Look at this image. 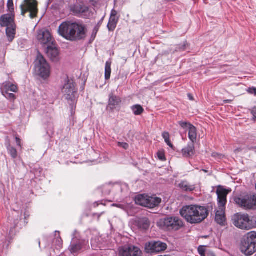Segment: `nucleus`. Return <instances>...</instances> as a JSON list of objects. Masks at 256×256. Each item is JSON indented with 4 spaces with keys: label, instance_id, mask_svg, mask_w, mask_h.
<instances>
[{
    "label": "nucleus",
    "instance_id": "1",
    "mask_svg": "<svg viewBox=\"0 0 256 256\" xmlns=\"http://www.w3.org/2000/svg\"><path fill=\"white\" fill-rule=\"evenodd\" d=\"M58 32L59 35L66 40L75 42L86 38V28L81 23L66 21L60 25Z\"/></svg>",
    "mask_w": 256,
    "mask_h": 256
},
{
    "label": "nucleus",
    "instance_id": "2",
    "mask_svg": "<svg viewBox=\"0 0 256 256\" xmlns=\"http://www.w3.org/2000/svg\"><path fill=\"white\" fill-rule=\"evenodd\" d=\"M180 216L191 224H200L208 215V210L206 206L196 204L184 206L180 210Z\"/></svg>",
    "mask_w": 256,
    "mask_h": 256
},
{
    "label": "nucleus",
    "instance_id": "3",
    "mask_svg": "<svg viewBox=\"0 0 256 256\" xmlns=\"http://www.w3.org/2000/svg\"><path fill=\"white\" fill-rule=\"evenodd\" d=\"M242 252L251 256L256 251V232H250L244 236L240 244Z\"/></svg>",
    "mask_w": 256,
    "mask_h": 256
},
{
    "label": "nucleus",
    "instance_id": "4",
    "mask_svg": "<svg viewBox=\"0 0 256 256\" xmlns=\"http://www.w3.org/2000/svg\"><path fill=\"white\" fill-rule=\"evenodd\" d=\"M158 225L164 230L178 231L184 226L183 220L178 216H169L160 220Z\"/></svg>",
    "mask_w": 256,
    "mask_h": 256
},
{
    "label": "nucleus",
    "instance_id": "5",
    "mask_svg": "<svg viewBox=\"0 0 256 256\" xmlns=\"http://www.w3.org/2000/svg\"><path fill=\"white\" fill-rule=\"evenodd\" d=\"M35 70L37 74L44 79L50 76V65L40 54H38L35 61Z\"/></svg>",
    "mask_w": 256,
    "mask_h": 256
},
{
    "label": "nucleus",
    "instance_id": "6",
    "mask_svg": "<svg viewBox=\"0 0 256 256\" xmlns=\"http://www.w3.org/2000/svg\"><path fill=\"white\" fill-rule=\"evenodd\" d=\"M232 220L234 226L239 228L249 230L252 228V222L248 214L238 213L233 216Z\"/></svg>",
    "mask_w": 256,
    "mask_h": 256
},
{
    "label": "nucleus",
    "instance_id": "7",
    "mask_svg": "<svg viewBox=\"0 0 256 256\" xmlns=\"http://www.w3.org/2000/svg\"><path fill=\"white\" fill-rule=\"evenodd\" d=\"M21 14L23 16L26 13L30 12L29 16L31 18L36 17L38 13L37 2L36 0H24L20 6Z\"/></svg>",
    "mask_w": 256,
    "mask_h": 256
},
{
    "label": "nucleus",
    "instance_id": "8",
    "mask_svg": "<svg viewBox=\"0 0 256 256\" xmlns=\"http://www.w3.org/2000/svg\"><path fill=\"white\" fill-rule=\"evenodd\" d=\"M70 10L74 16H79L84 18H89L92 16V14L88 6L79 4L70 5Z\"/></svg>",
    "mask_w": 256,
    "mask_h": 256
},
{
    "label": "nucleus",
    "instance_id": "9",
    "mask_svg": "<svg viewBox=\"0 0 256 256\" xmlns=\"http://www.w3.org/2000/svg\"><path fill=\"white\" fill-rule=\"evenodd\" d=\"M66 99L72 100L75 97L76 90L72 80L66 79L64 85L62 89Z\"/></svg>",
    "mask_w": 256,
    "mask_h": 256
},
{
    "label": "nucleus",
    "instance_id": "10",
    "mask_svg": "<svg viewBox=\"0 0 256 256\" xmlns=\"http://www.w3.org/2000/svg\"><path fill=\"white\" fill-rule=\"evenodd\" d=\"M236 203L246 210L252 208L253 204L251 194L240 195L234 198Z\"/></svg>",
    "mask_w": 256,
    "mask_h": 256
},
{
    "label": "nucleus",
    "instance_id": "11",
    "mask_svg": "<svg viewBox=\"0 0 256 256\" xmlns=\"http://www.w3.org/2000/svg\"><path fill=\"white\" fill-rule=\"evenodd\" d=\"M179 124L186 130L188 131V138L192 142L194 143L196 142L197 138L196 129L195 126L190 123L184 122H179Z\"/></svg>",
    "mask_w": 256,
    "mask_h": 256
},
{
    "label": "nucleus",
    "instance_id": "12",
    "mask_svg": "<svg viewBox=\"0 0 256 256\" xmlns=\"http://www.w3.org/2000/svg\"><path fill=\"white\" fill-rule=\"evenodd\" d=\"M120 256H142L140 249L135 246H124L120 250Z\"/></svg>",
    "mask_w": 256,
    "mask_h": 256
},
{
    "label": "nucleus",
    "instance_id": "13",
    "mask_svg": "<svg viewBox=\"0 0 256 256\" xmlns=\"http://www.w3.org/2000/svg\"><path fill=\"white\" fill-rule=\"evenodd\" d=\"M230 192V190H226L222 186H218L216 192L218 195V208H225L227 195Z\"/></svg>",
    "mask_w": 256,
    "mask_h": 256
},
{
    "label": "nucleus",
    "instance_id": "14",
    "mask_svg": "<svg viewBox=\"0 0 256 256\" xmlns=\"http://www.w3.org/2000/svg\"><path fill=\"white\" fill-rule=\"evenodd\" d=\"M38 40L42 44L54 43L51 34L48 30H40L38 34Z\"/></svg>",
    "mask_w": 256,
    "mask_h": 256
},
{
    "label": "nucleus",
    "instance_id": "15",
    "mask_svg": "<svg viewBox=\"0 0 256 256\" xmlns=\"http://www.w3.org/2000/svg\"><path fill=\"white\" fill-rule=\"evenodd\" d=\"M48 56L52 61L56 62L58 60L59 50L56 44L52 43L51 46H48L46 49Z\"/></svg>",
    "mask_w": 256,
    "mask_h": 256
},
{
    "label": "nucleus",
    "instance_id": "16",
    "mask_svg": "<svg viewBox=\"0 0 256 256\" xmlns=\"http://www.w3.org/2000/svg\"><path fill=\"white\" fill-rule=\"evenodd\" d=\"M14 14H6L0 18V25L2 27L10 26L12 25H15L14 22Z\"/></svg>",
    "mask_w": 256,
    "mask_h": 256
},
{
    "label": "nucleus",
    "instance_id": "17",
    "mask_svg": "<svg viewBox=\"0 0 256 256\" xmlns=\"http://www.w3.org/2000/svg\"><path fill=\"white\" fill-rule=\"evenodd\" d=\"M148 247L152 252H160L164 250L166 248L167 246L166 244L160 241L151 242H149Z\"/></svg>",
    "mask_w": 256,
    "mask_h": 256
},
{
    "label": "nucleus",
    "instance_id": "18",
    "mask_svg": "<svg viewBox=\"0 0 256 256\" xmlns=\"http://www.w3.org/2000/svg\"><path fill=\"white\" fill-rule=\"evenodd\" d=\"M117 14V12L114 9L111 12L110 18L107 26L110 31H114L116 26L118 20V18L116 16Z\"/></svg>",
    "mask_w": 256,
    "mask_h": 256
},
{
    "label": "nucleus",
    "instance_id": "19",
    "mask_svg": "<svg viewBox=\"0 0 256 256\" xmlns=\"http://www.w3.org/2000/svg\"><path fill=\"white\" fill-rule=\"evenodd\" d=\"M225 208H218L216 214L215 220L221 226H225L226 222V218L225 216Z\"/></svg>",
    "mask_w": 256,
    "mask_h": 256
},
{
    "label": "nucleus",
    "instance_id": "20",
    "mask_svg": "<svg viewBox=\"0 0 256 256\" xmlns=\"http://www.w3.org/2000/svg\"><path fill=\"white\" fill-rule=\"evenodd\" d=\"M182 156L184 157H190L194 154V146L193 142H190L188 146L182 150Z\"/></svg>",
    "mask_w": 256,
    "mask_h": 256
},
{
    "label": "nucleus",
    "instance_id": "21",
    "mask_svg": "<svg viewBox=\"0 0 256 256\" xmlns=\"http://www.w3.org/2000/svg\"><path fill=\"white\" fill-rule=\"evenodd\" d=\"M122 102L120 97L113 95H110L108 106H110L112 110H113L116 106H118Z\"/></svg>",
    "mask_w": 256,
    "mask_h": 256
},
{
    "label": "nucleus",
    "instance_id": "22",
    "mask_svg": "<svg viewBox=\"0 0 256 256\" xmlns=\"http://www.w3.org/2000/svg\"><path fill=\"white\" fill-rule=\"evenodd\" d=\"M148 196L145 194H139L135 197L134 201L136 204L147 207Z\"/></svg>",
    "mask_w": 256,
    "mask_h": 256
},
{
    "label": "nucleus",
    "instance_id": "23",
    "mask_svg": "<svg viewBox=\"0 0 256 256\" xmlns=\"http://www.w3.org/2000/svg\"><path fill=\"white\" fill-rule=\"evenodd\" d=\"M148 202L147 208H152L158 206L162 202V200L160 198L148 196Z\"/></svg>",
    "mask_w": 256,
    "mask_h": 256
},
{
    "label": "nucleus",
    "instance_id": "24",
    "mask_svg": "<svg viewBox=\"0 0 256 256\" xmlns=\"http://www.w3.org/2000/svg\"><path fill=\"white\" fill-rule=\"evenodd\" d=\"M137 226L139 229L142 230H146L148 229L150 226V222L148 218H144L138 220Z\"/></svg>",
    "mask_w": 256,
    "mask_h": 256
},
{
    "label": "nucleus",
    "instance_id": "25",
    "mask_svg": "<svg viewBox=\"0 0 256 256\" xmlns=\"http://www.w3.org/2000/svg\"><path fill=\"white\" fill-rule=\"evenodd\" d=\"M6 34L9 42H12L15 38L16 26L12 25L6 29Z\"/></svg>",
    "mask_w": 256,
    "mask_h": 256
},
{
    "label": "nucleus",
    "instance_id": "26",
    "mask_svg": "<svg viewBox=\"0 0 256 256\" xmlns=\"http://www.w3.org/2000/svg\"><path fill=\"white\" fill-rule=\"evenodd\" d=\"M178 186L182 190L185 192H192L195 189L194 185L190 184L186 181H182L179 184Z\"/></svg>",
    "mask_w": 256,
    "mask_h": 256
},
{
    "label": "nucleus",
    "instance_id": "27",
    "mask_svg": "<svg viewBox=\"0 0 256 256\" xmlns=\"http://www.w3.org/2000/svg\"><path fill=\"white\" fill-rule=\"evenodd\" d=\"M81 248L82 242L80 240L76 242L74 238H73L70 246V250L71 252L72 253H76L80 250Z\"/></svg>",
    "mask_w": 256,
    "mask_h": 256
},
{
    "label": "nucleus",
    "instance_id": "28",
    "mask_svg": "<svg viewBox=\"0 0 256 256\" xmlns=\"http://www.w3.org/2000/svg\"><path fill=\"white\" fill-rule=\"evenodd\" d=\"M1 90H6L8 92H16L18 91V87L16 84H12L10 82H6L2 84Z\"/></svg>",
    "mask_w": 256,
    "mask_h": 256
},
{
    "label": "nucleus",
    "instance_id": "29",
    "mask_svg": "<svg viewBox=\"0 0 256 256\" xmlns=\"http://www.w3.org/2000/svg\"><path fill=\"white\" fill-rule=\"evenodd\" d=\"M6 145L8 154L13 159L16 158L18 156V152L16 148L12 146L10 143L6 144Z\"/></svg>",
    "mask_w": 256,
    "mask_h": 256
},
{
    "label": "nucleus",
    "instance_id": "30",
    "mask_svg": "<svg viewBox=\"0 0 256 256\" xmlns=\"http://www.w3.org/2000/svg\"><path fill=\"white\" fill-rule=\"evenodd\" d=\"M131 110H132L134 114L136 116L140 115L144 112V109L140 104H136L132 106L131 107Z\"/></svg>",
    "mask_w": 256,
    "mask_h": 256
},
{
    "label": "nucleus",
    "instance_id": "31",
    "mask_svg": "<svg viewBox=\"0 0 256 256\" xmlns=\"http://www.w3.org/2000/svg\"><path fill=\"white\" fill-rule=\"evenodd\" d=\"M111 74V62H106L105 66V78L109 80Z\"/></svg>",
    "mask_w": 256,
    "mask_h": 256
},
{
    "label": "nucleus",
    "instance_id": "32",
    "mask_svg": "<svg viewBox=\"0 0 256 256\" xmlns=\"http://www.w3.org/2000/svg\"><path fill=\"white\" fill-rule=\"evenodd\" d=\"M2 94L7 98L10 100H14L16 98V96L14 94L10 93V92L6 90H2Z\"/></svg>",
    "mask_w": 256,
    "mask_h": 256
},
{
    "label": "nucleus",
    "instance_id": "33",
    "mask_svg": "<svg viewBox=\"0 0 256 256\" xmlns=\"http://www.w3.org/2000/svg\"><path fill=\"white\" fill-rule=\"evenodd\" d=\"M162 138H164L165 142L170 147H172V144L170 140V134L168 132H164L162 134Z\"/></svg>",
    "mask_w": 256,
    "mask_h": 256
},
{
    "label": "nucleus",
    "instance_id": "34",
    "mask_svg": "<svg viewBox=\"0 0 256 256\" xmlns=\"http://www.w3.org/2000/svg\"><path fill=\"white\" fill-rule=\"evenodd\" d=\"M8 10L10 14H14V4L13 0H8L7 3Z\"/></svg>",
    "mask_w": 256,
    "mask_h": 256
},
{
    "label": "nucleus",
    "instance_id": "35",
    "mask_svg": "<svg viewBox=\"0 0 256 256\" xmlns=\"http://www.w3.org/2000/svg\"><path fill=\"white\" fill-rule=\"evenodd\" d=\"M118 144L119 146L122 147L124 150H127L129 147L128 144L126 142H118Z\"/></svg>",
    "mask_w": 256,
    "mask_h": 256
},
{
    "label": "nucleus",
    "instance_id": "36",
    "mask_svg": "<svg viewBox=\"0 0 256 256\" xmlns=\"http://www.w3.org/2000/svg\"><path fill=\"white\" fill-rule=\"evenodd\" d=\"M198 252L202 256H204V255H205L204 254V252H205V248H204V246H200L198 248Z\"/></svg>",
    "mask_w": 256,
    "mask_h": 256
},
{
    "label": "nucleus",
    "instance_id": "37",
    "mask_svg": "<svg viewBox=\"0 0 256 256\" xmlns=\"http://www.w3.org/2000/svg\"><path fill=\"white\" fill-rule=\"evenodd\" d=\"M253 204L252 209H256V195H252Z\"/></svg>",
    "mask_w": 256,
    "mask_h": 256
},
{
    "label": "nucleus",
    "instance_id": "38",
    "mask_svg": "<svg viewBox=\"0 0 256 256\" xmlns=\"http://www.w3.org/2000/svg\"><path fill=\"white\" fill-rule=\"evenodd\" d=\"M248 92L250 94H254L256 96V88H249L248 90Z\"/></svg>",
    "mask_w": 256,
    "mask_h": 256
},
{
    "label": "nucleus",
    "instance_id": "39",
    "mask_svg": "<svg viewBox=\"0 0 256 256\" xmlns=\"http://www.w3.org/2000/svg\"><path fill=\"white\" fill-rule=\"evenodd\" d=\"M98 28L96 27L94 28V32L92 34V38L94 39L96 36V33L98 31Z\"/></svg>",
    "mask_w": 256,
    "mask_h": 256
},
{
    "label": "nucleus",
    "instance_id": "40",
    "mask_svg": "<svg viewBox=\"0 0 256 256\" xmlns=\"http://www.w3.org/2000/svg\"><path fill=\"white\" fill-rule=\"evenodd\" d=\"M112 206L124 210V209L125 208V206L122 204H113Z\"/></svg>",
    "mask_w": 256,
    "mask_h": 256
},
{
    "label": "nucleus",
    "instance_id": "41",
    "mask_svg": "<svg viewBox=\"0 0 256 256\" xmlns=\"http://www.w3.org/2000/svg\"><path fill=\"white\" fill-rule=\"evenodd\" d=\"M16 142L17 146H18L20 148H22L20 140L18 138L16 137Z\"/></svg>",
    "mask_w": 256,
    "mask_h": 256
},
{
    "label": "nucleus",
    "instance_id": "42",
    "mask_svg": "<svg viewBox=\"0 0 256 256\" xmlns=\"http://www.w3.org/2000/svg\"><path fill=\"white\" fill-rule=\"evenodd\" d=\"M252 114L254 116V118L256 119V107H254L252 110Z\"/></svg>",
    "mask_w": 256,
    "mask_h": 256
},
{
    "label": "nucleus",
    "instance_id": "43",
    "mask_svg": "<svg viewBox=\"0 0 256 256\" xmlns=\"http://www.w3.org/2000/svg\"><path fill=\"white\" fill-rule=\"evenodd\" d=\"M188 98H189V99L190 100H194V98H193V96H192V95L191 94H188Z\"/></svg>",
    "mask_w": 256,
    "mask_h": 256
},
{
    "label": "nucleus",
    "instance_id": "44",
    "mask_svg": "<svg viewBox=\"0 0 256 256\" xmlns=\"http://www.w3.org/2000/svg\"><path fill=\"white\" fill-rule=\"evenodd\" d=\"M159 158L160 160H163L164 159V156H159Z\"/></svg>",
    "mask_w": 256,
    "mask_h": 256
},
{
    "label": "nucleus",
    "instance_id": "45",
    "mask_svg": "<svg viewBox=\"0 0 256 256\" xmlns=\"http://www.w3.org/2000/svg\"><path fill=\"white\" fill-rule=\"evenodd\" d=\"M103 20V18L100 20L99 24H101Z\"/></svg>",
    "mask_w": 256,
    "mask_h": 256
},
{
    "label": "nucleus",
    "instance_id": "46",
    "mask_svg": "<svg viewBox=\"0 0 256 256\" xmlns=\"http://www.w3.org/2000/svg\"><path fill=\"white\" fill-rule=\"evenodd\" d=\"M60 240L61 241L62 240V239L61 238H60L59 240H58V242H60Z\"/></svg>",
    "mask_w": 256,
    "mask_h": 256
},
{
    "label": "nucleus",
    "instance_id": "47",
    "mask_svg": "<svg viewBox=\"0 0 256 256\" xmlns=\"http://www.w3.org/2000/svg\"><path fill=\"white\" fill-rule=\"evenodd\" d=\"M40 241L39 240L38 241V244H39V246H40Z\"/></svg>",
    "mask_w": 256,
    "mask_h": 256
},
{
    "label": "nucleus",
    "instance_id": "48",
    "mask_svg": "<svg viewBox=\"0 0 256 256\" xmlns=\"http://www.w3.org/2000/svg\"><path fill=\"white\" fill-rule=\"evenodd\" d=\"M225 102H228V100H225Z\"/></svg>",
    "mask_w": 256,
    "mask_h": 256
},
{
    "label": "nucleus",
    "instance_id": "49",
    "mask_svg": "<svg viewBox=\"0 0 256 256\" xmlns=\"http://www.w3.org/2000/svg\"><path fill=\"white\" fill-rule=\"evenodd\" d=\"M168 1H174V0H168Z\"/></svg>",
    "mask_w": 256,
    "mask_h": 256
},
{
    "label": "nucleus",
    "instance_id": "50",
    "mask_svg": "<svg viewBox=\"0 0 256 256\" xmlns=\"http://www.w3.org/2000/svg\"><path fill=\"white\" fill-rule=\"evenodd\" d=\"M205 256V255H204V256Z\"/></svg>",
    "mask_w": 256,
    "mask_h": 256
}]
</instances>
